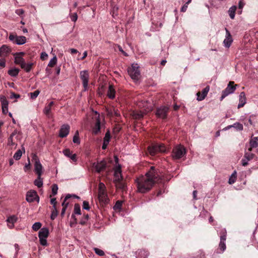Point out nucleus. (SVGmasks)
Returning a JSON list of instances; mask_svg holds the SVG:
<instances>
[{
    "instance_id": "nucleus-57",
    "label": "nucleus",
    "mask_w": 258,
    "mask_h": 258,
    "mask_svg": "<svg viewBox=\"0 0 258 258\" xmlns=\"http://www.w3.org/2000/svg\"><path fill=\"white\" fill-rule=\"evenodd\" d=\"M249 160L244 156V158L241 160V164L242 166H245L247 165Z\"/></svg>"
},
{
    "instance_id": "nucleus-35",
    "label": "nucleus",
    "mask_w": 258,
    "mask_h": 258,
    "mask_svg": "<svg viewBox=\"0 0 258 258\" xmlns=\"http://www.w3.org/2000/svg\"><path fill=\"white\" fill-rule=\"evenodd\" d=\"M19 72V69L14 68L9 70L8 74L12 77H16Z\"/></svg>"
},
{
    "instance_id": "nucleus-5",
    "label": "nucleus",
    "mask_w": 258,
    "mask_h": 258,
    "mask_svg": "<svg viewBox=\"0 0 258 258\" xmlns=\"http://www.w3.org/2000/svg\"><path fill=\"white\" fill-rule=\"evenodd\" d=\"M139 67L137 63H133L132 66L128 68L127 72L131 77L134 80L137 81L139 79L140 76V72Z\"/></svg>"
},
{
    "instance_id": "nucleus-11",
    "label": "nucleus",
    "mask_w": 258,
    "mask_h": 258,
    "mask_svg": "<svg viewBox=\"0 0 258 258\" xmlns=\"http://www.w3.org/2000/svg\"><path fill=\"white\" fill-rule=\"evenodd\" d=\"M80 78L82 81L84 91L88 89V85L89 83V74L88 71L84 70L80 72Z\"/></svg>"
},
{
    "instance_id": "nucleus-56",
    "label": "nucleus",
    "mask_w": 258,
    "mask_h": 258,
    "mask_svg": "<svg viewBox=\"0 0 258 258\" xmlns=\"http://www.w3.org/2000/svg\"><path fill=\"white\" fill-rule=\"evenodd\" d=\"M20 97V95L19 94H16L14 92L11 93V95H10L11 99H13V98L18 99V98H19Z\"/></svg>"
},
{
    "instance_id": "nucleus-54",
    "label": "nucleus",
    "mask_w": 258,
    "mask_h": 258,
    "mask_svg": "<svg viewBox=\"0 0 258 258\" xmlns=\"http://www.w3.org/2000/svg\"><path fill=\"white\" fill-rule=\"evenodd\" d=\"M83 208L86 210H89L90 206L89 203L87 201H84L83 203Z\"/></svg>"
},
{
    "instance_id": "nucleus-59",
    "label": "nucleus",
    "mask_w": 258,
    "mask_h": 258,
    "mask_svg": "<svg viewBox=\"0 0 258 258\" xmlns=\"http://www.w3.org/2000/svg\"><path fill=\"white\" fill-rule=\"evenodd\" d=\"M48 56L47 54L45 52H42L41 53L40 58L42 60H45Z\"/></svg>"
},
{
    "instance_id": "nucleus-7",
    "label": "nucleus",
    "mask_w": 258,
    "mask_h": 258,
    "mask_svg": "<svg viewBox=\"0 0 258 258\" xmlns=\"http://www.w3.org/2000/svg\"><path fill=\"white\" fill-rule=\"evenodd\" d=\"M166 150L165 146L162 144H156L148 147V151L152 156L158 152H164Z\"/></svg>"
},
{
    "instance_id": "nucleus-18",
    "label": "nucleus",
    "mask_w": 258,
    "mask_h": 258,
    "mask_svg": "<svg viewBox=\"0 0 258 258\" xmlns=\"http://www.w3.org/2000/svg\"><path fill=\"white\" fill-rule=\"evenodd\" d=\"M209 90H210V87H209V86H207L202 90V91L201 92H198L197 93V100H198V101L203 100L205 98V97L207 96Z\"/></svg>"
},
{
    "instance_id": "nucleus-22",
    "label": "nucleus",
    "mask_w": 258,
    "mask_h": 258,
    "mask_svg": "<svg viewBox=\"0 0 258 258\" xmlns=\"http://www.w3.org/2000/svg\"><path fill=\"white\" fill-rule=\"evenodd\" d=\"M249 148L248 149L249 152L252 151V148H256L258 146V137H252L249 140Z\"/></svg>"
},
{
    "instance_id": "nucleus-2",
    "label": "nucleus",
    "mask_w": 258,
    "mask_h": 258,
    "mask_svg": "<svg viewBox=\"0 0 258 258\" xmlns=\"http://www.w3.org/2000/svg\"><path fill=\"white\" fill-rule=\"evenodd\" d=\"M94 115L92 117V119L94 122V124L92 126V134L97 135L100 132L101 129V120L99 113L95 111H94Z\"/></svg>"
},
{
    "instance_id": "nucleus-60",
    "label": "nucleus",
    "mask_w": 258,
    "mask_h": 258,
    "mask_svg": "<svg viewBox=\"0 0 258 258\" xmlns=\"http://www.w3.org/2000/svg\"><path fill=\"white\" fill-rule=\"evenodd\" d=\"M50 203L53 205V208H56V200L55 198H52L50 200Z\"/></svg>"
},
{
    "instance_id": "nucleus-27",
    "label": "nucleus",
    "mask_w": 258,
    "mask_h": 258,
    "mask_svg": "<svg viewBox=\"0 0 258 258\" xmlns=\"http://www.w3.org/2000/svg\"><path fill=\"white\" fill-rule=\"evenodd\" d=\"M17 218L15 216H12L8 218L7 221L8 226L12 228L14 227V224L17 221Z\"/></svg>"
},
{
    "instance_id": "nucleus-6",
    "label": "nucleus",
    "mask_w": 258,
    "mask_h": 258,
    "mask_svg": "<svg viewBox=\"0 0 258 258\" xmlns=\"http://www.w3.org/2000/svg\"><path fill=\"white\" fill-rule=\"evenodd\" d=\"M9 39L14 44L23 45L26 42V37L24 36H18L16 34L11 33Z\"/></svg>"
},
{
    "instance_id": "nucleus-16",
    "label": "nucleus",
    "mask_w": 258,
    "mask_h": 258,
    "mask_svg": "<svg viewBox=\"0 0 258 258\" xmlns=\"http://www.w3.org/2000/svg\"><path fill=\"white\" fill-rule=\"evenodd\" d=\"M70 127L69 124H63L59 130V136L60 138H64L67 137L70 132Z\"/></svg>"
},
{
    "instance_id": "nucleus-42",
    "label": "nucleus",
    "mask_w": 258,
    "mask_h": 258,
    "mask_svg": "<svg viewBox=\"0 0 258 258\" xmlns=\"http://www.w3.org/2000/svg\"><path fill=\"white\" fill-rule=\"evenodd\" d=\"M244 156L250 161L254 158V155L249 152L245 153Z\"/></svg>"
},
{
    "instance_id": "nucleus-39",
    "label": "nucleus",
    "mask_w": 258,
    "mask_h": 258,
    "mask_svg": "<svg viewBox=\"0 0 258 258\" xmlns=\"http://www.w3.org/2000/svg\"><path fill=\"white\" fill-rule=\"evenodd\" d=\"M42 224L40 222H35L32 226V229L34 231H36L40 229Z\"/></svg>"
},
{
    "instance_id": "nucleus-3",
    "label": "nucleus",
    "mask_w": 258,
    "mask_h": 258,
    "mask_svg": "<svg viewBox=\"0 0 258 258\" xmlns=\"http://www.w3.org/2000/svg\"><path fill=\"white\" fill-rule=\"evenodd\" d=\"M98 197L100 202L107 203L109 201L106 192V186L102 182H100L98 185Z\"/></svg>"
},
{
    "instance_id": "nucleus-40",
    "label": "nucleus",
    "mask_w": 258,
    "mask_h": 258,
    "mask_svg": "<svg viewBox=\"0 0 258 258\" xmlns=\"http://www.w3.org/2000/svg\"><path fill=\"white\" fill-rule=\"evenodd\" d=\"M39 93H40V91L38 90H37L33 92L30 93L29 95H30V98L32 99H35V98H37V97L38 96Z\"/></svg>"
},
{
    "instance_id": "nucleus-43",
    "label": "nucleus",
    "mask_w": 258,
    "mask_h": 258,
    "mask_svg": "<svg viewBox=\"0 0 258 258\" xmlns=\"http://www.w3.org/2000/svg\"><path fill=\"white\" fill-rule=\"evenodd\" d=\"M53 209H54L52 210L50 216V218L51 220H54L55 218H56L58 215V212L57 211L56 208Z\"/></svg>"
},
{
    "instance_id": "nucleus-13",
    "label": "nucleus",
    "mask_w": 258,
    "mask_h": 258,
    "mask_svg": "<svg viewBox=\"0 0 258 258\" xmlns=\"http://www.w3.org/2000/svg\"><path fill=\"white\" fill-rule=\"evenodd\" d=\"M33 159L35 160L34 170L38 176H41L42 174L43 167L36 155H34Z\"/></svg>"
},
{
    "instance_id": "nucleus-21",
    "label": "nucleus",
    "mask_w": 258,
    "mask_h": 258,
    "mask_svg": "<svg viewBox=\"0 0 258 258\" xmlns=\"http://www.w3.org/2000/svg\"><path fill=\"white\" fill-rule=\"evenodd\" d=\"M119 180H122L121 166L120 165H118L114 169L113 181H118Z\"/></svg>"
},
{
    "instance_id": "nucleus-1",
    "label": "nucleus",
    "mask_w": 258,
    "mask_h": 258,
    "mask_svg": "<svg viewBox=\"0 0 258 258\" xmlns=\"http://www.w3.org/2000/svg\"><path fill=\"white\" fill-rule=\"evenodd\" d=\"M159 174L154 166H151L145 175H142L135 179L137 191L145 194L151 190L155 182L158 180Z\"/></svg>"
},
{
    "instance_id": "nucleus-50",
    "label": "nucleus",
    "mask_w": 258,
    "mask_h": 258,
    "mask_svg": "<svg viewBox=\"0 0 258 258\" xmlns=\"http://www.w3.org/2000/svg\"><path fill=\"white\" fill-rule=\"evenodd\" d=\"M40 244L43 246H46L47 245V242L46 240L47 238L39 237Z\"/></svg>"
},
{
    "instance_id": "nucleus-41",
    "label": "nucleus",
    "mask_w": 258,
    "mask_h": 258,
    "mask_svg": "<svg viewBox=\"0 0 258 258\" xmlns=\"http://www.w3.org/2000/svg\"><path fill=\"white\" fill-rule=\"evenodd\" d=\"M232 126L238 131H242L243 128V125L239 122H236L234 123L232 125Z\"/></svg>"
},
{
    "instance_id": "nucleus-9",
    "label": "nucleus",
    "mask_w": 258,
    "mask_h": 258,
    "mask_svg": "<svg viewBox=\"0 0 258 258\" xmlns=\"http://www.w3.org/2000/svg\"><path fill=\"white\" fill-rule=\"evenodd\" d=\"M234 82L230 81L228 84L227 87L222 91V96L220 98L221 101L235 91L236 85L234 86Z\"/></svg>"
},
{
    "instance_id": "nucleus-62",
    "label": "nucleus",
    "mask_w": 258,
    "mask_h": 258,
    "mask_svg": "<svg viewBox=\"0 0 258 258\" xmlns=\"http://www.w3.org/2000/svg\"><path fill=\"white\" fill-rule=\"evenodd\" d=\"M187 8V5L185 4L181 7V12H185Z\"/></svg>"
},
{
    "instance_id": "nucleus-45",
    "label": "nucleus",
    "mask_w": 258,
    "mask_h": 258,
    "mask_svg": "<svg viewBox=\"0 0 258 258\" xmlns=\"http://www.w3.org/2000/svg\"><path fill=\"white\" fill-rule=\"evenodd\" d=\"M235 174L236 172L235 171L234 173H233L229 178L228 181L229 184H232L235 182L236 178Z\"/></svg>"
},
{
    "instance_id": "nucleus-37",
    "label": "nucleus",
    "mask_w": 258,
    "mask_h": 258,
    "mask_svg": "<svg viewBox=\"0 0 258 258\" xmlns=\"http://www.w3.org/2000/svg\"><path fill=\"white\" fill-rule=\"evenodd\" d=\"M74 214L81 215V209L79 204H75L74 205Z\"/></svg>"
},
{
    "instance_id": "nucleus-23",
    "label": "nucleus",
    "mask_w": 258,
    "mask_h": 258,
    "mask_svg": "<svg viewBox=\"0 0 258 258\" xmlns=\"http://www.w3.org/2000/svg\"><path fill=\"white\" fill-rule=\"evenodd\" d=\"M239 101V103L237 106L238 108L243 107L246 102L245 94L244 92H242L240 93Z\"/></svg>"
},
{
    "instance_id": "nucleus-64",
    "label": "nucleus",
    "mask_w": 258,
    "mask_h": 258,
    "mask_svg": "<svg viewBox=\"0 0 258 258\" xmlns=\"http://www.w3.org/2000/svg\"><path fill=\"white\" fill-rule=\"evenodd\" d=\"M69 158L74 162L77 161L76 155L75 154H72Z\"/></svg>"
},
{
    "instance_id": "nucleus-30",
    "label": "nucleus",
    "mask_w": 258,
    "mask_h": 258,
    "mask_svg": "<svg viewBox=\"0 0 258 258\" xmlns=\"http://www.w3.org/2000/svg\"><path fill=\"white\" fill-rule=\"evenodd\" d=\"M115 184V186L117 189L124 190L125 188V184L122 181V180H119L118 181H113Z\"/></svg>"
},
{
    "instance_id": "nucleus-52",
    "label": "nucleus",
    "mask_w": 258,
    "mask_h": 258,
    "mask_svg": "<svg viewBox=\"0 0 258 258\" xmlns=\"http://www.w3.org/2000/svg\"><path fill=\"white\" fill-rule=\"evenodd\" d=\"M63 153L66 156L68 157H71V156L72 155V152L69 149H64L63 151Z\"/></svg>"
},
{
    "instance_id": "nucleus-14",
    "label": "nucleus",
    "mask_w": 258,
    "mask_h": 258,
    "mask_svg": "<svg viewBox=\"0 0 258 258\" xmlns=\"http://www.w3.org/2000/svg\"><path fill=\"white\" fill-rule=\"evenodd\" d=\"M36 199L39 200V197L37 192L34 190H30L27 192L26 194V201L29 203H32L35 201Z\"/></svg>"
},
{
    "instance_id": "nucleus-12",
    "label": "nucleus",
    "mask_w": 258,
    "mask_h": 258,
    "mask_svg": "<svg viewBox=\"0 0 258 258\" xmlns=\"http://www.w3.org/2000/svg\"><path fill=\"white\" fill-rule=\"evenodd\" d=\"M226 230L225 229H223L220 233V241L219 244V248L221 252H223L226 249L225 241L226 239Z\"/></svg>"
},
{
    "instance_id": "nucleus-48",
    "label": "nucleus",
    "mask_w": 258,
    "mask_h": 258,
    "mask_svg": "<svg viewBox=\"0 0 258 258\" xmlns=\"http://www.w3.org/2000/svg\"><path fill=\"white\" fill-rule=\"evenodd\" d=\"M88 219H89L88 214L85 215L84 218L82 219L80 221V224L81 225H85L87 221L88 220Z\"/></svg>"
},
{
    "instance_id": "nucleus-38",
    "label": "nucleus",
    "mask_w": 258,
    "mask_h": 258,
    "mask_svg": "<svg viewBox=\"0 0 258 258\" xmlns=\"http://www.w3.org/2000/svg\"><path fill=\"white\" fill-rule=\"evenodd\" d=\"M57 62V58L56 56H54L52 59L49 61L48 66L50 67H53Z\"/></svg>"
},
{
    "instance_id": "nucleus-53",
    "label": "nucleus",
    "mask_w": 258,
    "mask_h": 258,
    "mask_svg": "<svg viewBox=\"0 0 258 258\" xmlns=\"http://www.w3.org/2000/svg\"><path fill=\"white\" fill-rule=\"evenodd\" d=\"M0 100L2 104L8 103L9 102L7 100L6 97L5 96L2 95L0 96Z\"/></svg>"
},
{
    "instance_id": "nucleus-10",
    "label": "nucleus",
    "mask_w": 258,
    "mask_h": 258,
    "mask_svg": "<svg viewBox=\"0 0 258 258\" xmlns=\"http://www.w3.org/2000/svg\"><path fill=\"white\" fill-rule=\"evenodd\" d=\"M152 103L149 100H141L137 103L139 107L142 108L146 113L152 110Z\"/></svg>"
},
{
    "instance_id": "nucleus-26",
    "label": "nucleus",
    "mask_w": 258,
    "mask_h": 258,
    "mask_svg": "<svg viewBox=\"0 0 258 258\" xmlns=\"http://www.w3.org/2000/svg\"><path fill=\"white\" fill-rule=\"evenodd\" d=\"M107 96L110 99H113L115 96V91L112 85H109L107 91Z\"/></svg>"
},
{
    "instance_id": "nucleus-29",
    "label": "nucleus",
    "mask_w": 258,
    "mask_h": 258,
    "mask_svg": "<svg viewBox=\"0 0 258 258\" xmlns=\"http://www.w3.org/2000/svg\"><path fill=\"white\" fill-rule=\"evenodd\" d=\"M33 65V63H26L25 61L22 64L21 68L22 69H24L26 72H29L31 70Z\"/></svg>"
},
{
    "instance_id": "nucleus-33",
    "label": "nucleus",
    "mask_w": 258,
    "mask_h": 258,
    "mask_svg": "<svg viewBox=\"0 0 258 258\" xmlns=\"http://www.w3.org/2000/svg\"><path fill=\"white\" fill-rule=\"evenodd\" d=\"M34 183L38 187H42L43 185V179L41 178V176H37V178L34 180Z\"/></svg>"
},
{
    "instance_id": "nucleus-17",
    "label": "nucleus",
    "mask_w": 258,
    "mask_h": 258,
    "mask_svg": "<svg viewBox=\"0 0 258 258\" xmlns=\"http://www.w3.org/2000/svg\"><path fill=\"white\" fill-rule=\"evenodd\" d=\"M225 30L226 36L224 40L223 43L224 46L229 48L232 42H233V39L231 35V34L230 32L228 31V30L227 28H225Z\"/></svg>"
},
{
    "instance_id": "nucleus-44",
    "label": "nucleus",
    "mask_w": 258,
    "mask_h": 258,
    "mask_svg": "<svg viewBox=\"0 0 258 258\" xmlns=\"http://www.w3.org/2000/svg\"><path fill=\"white\" fill-rule=\"evenodd\" d=\"M93 250L99 256H103L105 254L104 252L102 250L98 248L95 247L93 248Z\"/></svg>"
},
{
    "instance_id": "nucleus-4",
    "label": "nucleus",
    "mask_w": 258,
    "mask_h": 258,
    "mask_svg": "<svg viewBox=\"0 0 258 258\" xmlns=\"http://www.w3.org/2000/svg\"><path fill=\"white\" fill-rule=\"evenodd\" d=\"M186 154L185 148L181 145L174 147L172 150V157L174 159H179Z\"/></svg>"
},
{
    "instance_id": "nucleus-55",
    "label": "nucleus",
    "mask_w": 258,
    "mask_h": 258,
    "mask_svg": "<svg viewBox=\"0 0 258 258\" xmlns=\"http://www.w3.org/2000/svg\"><path fill=\"white\" fill-rule=\"evenodd\" d=\"M109 114L111 115H114L116 116H118L120 115V114L118 113V110L115 109H114L113 111H111L110 112H109Z\"/></svg>"
},
{
    "instance_id": "nucleus-63",
    "label": "nucleus",
    "mask_w": 258,
    "mask_h": 258,
    "mask_svg": "<svg viewBox=\"0 0 258 258\" xmlns=\"http://www.w3.org/2000/svg\"><path fill=\"white\" fill-rule=\"evenodd\" d=\"M2 112L4 114H6L8 112V107L5 106L2 108Z\"/></svg>"
},
{
    "instance_id": "nucleus-24",
    "label": "nucleus",
    "mask_w": 258,
    "mask_h": 258,
    "mask_svg": "<svg viewBox=\"0 0 258 258\" xmlns=\"http://www.w3.org/2000/svg\"><path fill=\"white\" fill-rule=\"evenodd\" d=\"M49 234L48 229L46 227H43L40 229L39 232L38 237L42 238H47Z\"/></svg>"
},
{
    "instance_id": "nucleus-8",
    "label": "nucleus",
    "mask_w": 258,
    "mask_h": 258,
    "mask_svg": "<svg viewBox=\"0 0 258 258\" xmlns=\"http://www.w3.org/2000/svg\"><path fill=\"white\" fill-rule=\"evenodd\" d=\"M21 139V135L18 133L17 130H15L12 134L10 135V137L8 139V144L9 146H11L12 147L14 146L16 147L17 145V142Z\"/></svg>"
},
{
    "instance_id": "nucleus-25",
    "label": "nucleus",
    "mask_w": 258,
    "mask_h": 258,
    "mask_svg": "<svg viewBox=\"0 0 258 258\" xmlns=\"http://www.w3.org/2000/svg\"><path fill=\"white\" fill-rule=\"evenodd\" d=\"M146 114V112H144L143 110H141L140 111H136L133 112L132 116L135 119H140L143 118Z\"/></svg>"
},
{
    "instance_id": "nucleus-32",
    "label": "nucleus",
    "mask_w": 258,
    "mask_h": 258,
    "mask_svg": "<svg viewBox=\"0 0 258 258\" xmlns=\"http://www.w3.org/2000/svg\"><path fill=\"white\" fill-rule=\"evenodd\" d=\"M15 63L17 64H19L20 66L25 62L24 59L21 56H18L15 55Z\"/></svg>"
},
{
    "instance_id": "nucleus-28",
    "label": "nucleus",
    "mask_w": 258,
    "mask_h": 258,
    "mask_svg": "<svg viewBox=\"0 0 258 258\" xmlns=\"http://www.w3.org/2000/svg\"><path fill=\"white\" fill-rule=\"evenodd\" d=\"M53 104H54L53 101H51L48 103V104H47V105L45 106V107H44V108L43 109V113L45 115H46L47 116L49 115V114H50V111H51V107L52 106V105Z\"/></svg>"
},
{
    "instance_id": "nucleus-34",
    "label": "nucleus",
    "mask_w": 258,
    "mask_h": 258,
    "mask_svg": "<svg viewBox=\"0 0 258 258\" xmlns=\"http://www.w3.org/2000/svg\"><path fill=\"white\" fill-rule=\"evenodd\" d=\"M236 10V7L235 6H233L231 7L228 11L229 15L232 19H233L235 17V14Z\"/></svg>"
},
{
    "instance_id": "nucleus-51",
    "label": "nucleus",
    "mask_w": 258,
    "mask_h": 258,
    "mask_svg": "<svg viewBox=\"0 0 258 258\" xmlns=\"http://www.w3.org/2000/svg\"><path fill=\"white\" fill-rule=\"evenodd\" d=\"M122 206V202L117 201L114 206V209H120Z\"/></svg>"
},
{
    "instance_id": "nucleus-31",
    "label": "nucleus",
    "mask_w": 258,
    "mask_h": 258,
    "mask_svg": "<svg viewBox=\"0 0 258 258\" xmlns=\"http://www.w3.org/2000/svg\"><path fill=\"white\" fill-rule=\"evenodd\" d=\"M72 197H74L75 198H79V197L78 196H76L75 195H70V194L67 195L66 196V197H65V198H64V200H63V202H62V203L61 204V205H62L63 208L66 207V208L67 209L68 206L69 205V202H67V201L69 199L71 198Z\"/></svg>"
},
{
    "instance_id": "nucleus-46",
    "label": "nucleus",
    "mask_w": 258,
    "mask_h": 258,
    "mask_svg": "<svg viewBox=\"0 0 258 258\" xmlns=\"http://www.w3.org/2000/svg\"><path fill=\"white\" fill-rule=\"evenodd\" d=\"M73 141L74 143H80V140L79 138V133L78 131L76 132L75 135H74L73 139Z\"/></svg>"
},
{
    "instance_id": "nucleus-49",
    "label": "nucleus",
    "mask_w": 258,
    "mask_h": 258,
    "mask_svg": "<svg viewBox=\"0 0 258 258\" xmlns=\"http://www.w3.org/2000/svg\"><path fill=\"white\" fill-rule=\"evenodd\" d=\"M58 190V186L57 184H54L52 185V194L53 196L57 194Z\"/></svg>"
},
{
    "instance_id": "nucleus-36",
    "label": "nucleus",
    "mask_w": 258,
    "mask_h": 258,
    "mask_svg": "<svg viewBox=\"0 0 258 258\" xmlns=\"http://www.w3.org/2000/svg\"><path fill=\"white\" fill-rule=\"evenodd\" d=\"M22 155V152L21 150H18L14 155V158L16 160H19Z\"/></svg>"
},
{
    "instance_id": "nucleus-15",
    "label": "nucleus",
    "mask_w": 258,
    "mask_h": 258,
    "mask_svg": "<svg viewBox=\"0 0 258 258\" xmlns=\"http://www.w3.org/2000/svg\"><path fill=\"white\" fill-rule=\"evenodd\" d=\"M168 111V107L166 106H162L157 109L156 113V115L161 118H165Z\"/></svg>"
},
{
    "instance_id": "nucleus-58",
    "label": "nucleus",
    "mask_w": 258,
    "mask_h": 258,
    "mask_svg": "<svg viewBox=\"0 0 258 258\" xmlns=\"http://www.w3.org/2000/svg\"><path fill=\"white\" fill-rule=\"evenodd\" d=\"M71 20L73 22H76L78 19V16L77 13H75L71 16Z\"/></svg>"
},
{
    "instance_id": "nucleus-61",
    "label": "nucleus",
    "mask_w": 258,
    "mask_h": 258,
    "mask_svg": "<svg viewBox=\"0 0 258 258\" xmlns=\"http://www.w3.org/2000/svg\"><path fill=\"white\" fill-rule=\"evenodd\" d=\"M16 13L18 15L20 16L21 15H23L24 13V11L23 9H18L16 11Z\"/></svg>"
},
{
    "instance_id": "nucleus-20",
    "label": "nucleus",
    "mask_w": 258,
    "mask_h": 258,
    "mask_svg": "<svg viewBox=\"0 0 258 258\" xmlns=\"http://www.w3.org/2000/svg\"><path fill=\"white\" fill-rule=\"evenodd\" d=\"M94 167L97 172H100L104 170L106 167V162L102 160L99 162L94 164Z\"/></svg>"
},
{
    "instance_id": "nucleus-19",
    "label": "nucleus",
    "mask_w": 258,
    "mask_h": 258,
    "mask_svg": "<svg viewBox=\"0 0 258 258\" xmlns=\"http://www.w3.org/2000/svg\"><path fill=\"white\" fill-rule=\"evenodd\" d=\"M11 47L7 45H3L0 47V57H5L8 55L11 52Z\"/></svg>"
},
{
    "instance_id": "nucleus-47",
    "label": "nucleus",
    "mask_w": 258,
    "mask_h": 258,
    "mask_svg": "<svg viewBox=\"0 0 258 258\" xmlns=\"http://www.w3.org/2000/svg\"><path fill=\"white\" fill-rule=\"evenodd\" d=\"M110 139V133H109V131H107L106 133V134L105 135V137L104 138V141H105V143H109Z\"/></svg>"
}]
</instances>
